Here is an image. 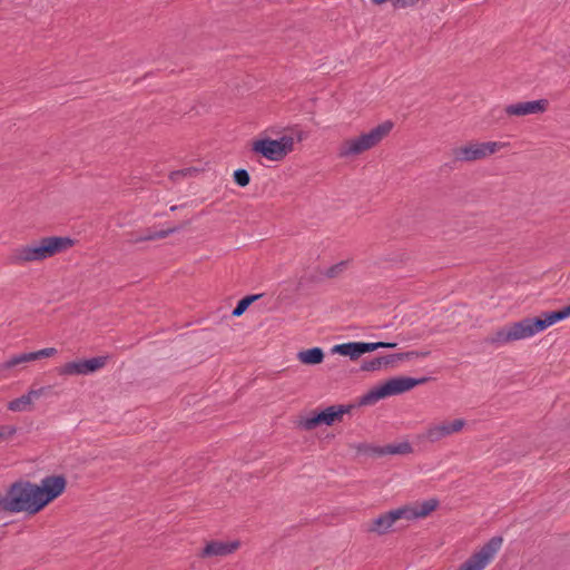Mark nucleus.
Here are the masks:
<instances>
[{
  "label": "nucleus",
  "instance_id": "nucleus-27",
  "mask_svg": "<svg viewBox=\"0 0 570 570\" xmlns=\"http://www.w3.org/2000/svg\"><path fill=\"white\" fill-rule=\"evenodd\" d=\"M354 448L356 449V451L358 453H363L367 456H372V458L383 456V450H382L381 445H373L370 443H358V444L354 445Z\"/></svg>",
  "mask_w": 570,
  "mask_h": 570
},
{
  "label": "nucleus",
  "instance_id": "nucleus-3",
  "mask_svg": "<svg viewBox=\"0 0 570 570\" xmlns=\"http://www.w3.org/2000/svg\"><path fill=\"white\" fill-rule=\"evenodd\" d=\"M431 380H433L431 376L419 379L410 376L391 377L362 395L358 400V405H373L382 399L409 392L415 386L425 384Z\"/></svg>",
  "mask_w": 570,
  "mask_h": 570
},
{
  "label": "nucleus",
  "instance_id": "nucleus-25",
  "mask_svg": "<svg viewBox=\"0 0 570 570\" xmlns=\"http://www.w3.org/2000/svg\"><path fill=\"white\" fill-rule=\"evenodd\" d=\"M32 402L26 394L17 397L8 403V410L12 412H24L31 409Z\"/></svg>",
  "mask_w": 570,
  "mask_h": 570
},
{
  "label": "nucleus",
  "instance_id": "nucleus-6",
  "mask_svg": "<svg viewBox=\"0 0 570 570\" xmlns=\"http://www.w3.org/2000/svg\"><path fill=\"white\" fill-rule=\"evenodd\" d=\"M503 145L497 141L469 142L452 149L453 163H471L497 153Z\"/></svg>",
  "mask_w": 570,
  "mask_h": 570
},
{
  "label": "nucleus",
  "instance_id": "nucleus-4",
  "mask_svg": "<svg viewBox=\"0 0 570 570\" xmlns=\"http://www.w3.org/2000/svg\"><path fill=\"white\" fill-rule=\"evenodd\" d=\"M393 127L394 124L391 120H386L371 129L368 132L344 140L340 147V157L357 156L372 149L389 136Z\"/></svg>",
  "mask_w": 570,
  "mask_h": 570
},
{
  "label": "nucleus",
  "instance_id": "nucleus-29",
  "mask_svg": "<svg viewBox=\"0 0 570 570\" xmlns=\"http://www.w3.org/2000/svg\"><path fill=\"white\" fill-rule=\"evenodd\" d=\"M390 527H392L397 520L405 519L410 520L407 505H404L402 508L391 510L389 512L384 513Z\"/></svg>",
  "mask_w": 570,
  "mask_h": 570
},
{
  "label": "nucleus",
  "instance_id": "nucleus-39",
  "mask_svg": "<svg viewBox=\"0 0 570 570\" xmlns=\"http://www.w3.org/2000/svg\"><path fill=\"white\" fill-rule=\"evenodd\" d=\"M37 358L40 360L42 357H51L57 354V350L55 347H46L39 351H36Z\"/></svg>",
  "mask_w": 570,
  "mask_h": 570
},
{
  "label": "nucleus",
  "instance_id": "nucleus-34",
  "mask_svg": "<svg viewBox=\"0 0 570 570\" xmlns=\"http://www.w3.org/2000/svg\"><path fill=\"white\" fill-rule=\"evenodd\" d=\"M323 277H325L323 275V272H315V273L305 275L301 278L298 286H301L304 282L313 283V284L320 283V282H322Z\"/></svg>",
  "mask_w": 570,
  "mask_h": 570
},
{
  "label": "nucleus",
  "instance_id": "nucleus-2",
  "mask_svg": "<svg viewBox=\"0 0 570 570\" xmlns=\"http://www.w3.org/2000/svg\"><path fill=\"white\" fill-rule=\"evenodd\" d=\"M76 240L69 236L42 237L26 246L18 247L10 257L11 264L19 265L28 262L43 261L63 253L75 245Z\"/></svg>",
  "mask_w": 570,
  "mask_h": 570
},
{
  "label": "nucleus",
  "instance_id": "nucleus-10",
  "mask_svg": "<svg viewBox=\"0 0 570 570\" xmlns=\"http://www.w3.org/2000/svg\"><path fill=\"white\" fill-rule=\"evenodd\" d=\"M464 425L465 421L463 419H456L452 422H442L440 424L429 426L423 434V438L434 443L445 436L461 431Z\"/></svg>",
  "mask_w": 570,
  "mask_h": 570
},
{
  "label": "nucleus",
  "instance_id": "nucleus-42",
  "mask_svg": "<svg viewBox=\"0 0 570 570\" xmlns=\"http://www.w3.org/2000/svg\"><path fill=\"white\" fill-rule=\"evenodd\" d=\"M178 207H179V206L174 205V206H171V207H170V210H171V212H175V210H177V209H178Z\"/></svg>",
  "mask_w": 570,
  "mask_h": 570
},
{
  "label": "nucleus",
  "instance_id": "nucleus-26",
  "mask_svg": "<svg viewBox=\"0 0 570 570\" xmlns=\"http://www.w3.org/2000/svg\"><path fill=\"white\" fill-rule=\"evenodd\" d=\"M385 355L384 356H377V357H374L373 360H370V361H363L362 365H361V370L362 371H366V372H374V371H377L380 370L382 366H391V363L385 361Z\"/></svg>",
  "mask_w": 570,
  "mask_h": 570
},
{
  "label": "nucleus",
  "instance_id": "nucleus-12",
  "mask_svg": "<svg viewBox=\"0 0 570 570\" xmlns=\"http://www.w3.org/2000/svg\"><path fill=\"white\" fill-rule=\"evenodd\" d=\"M548 106L549 101L547 99H539L508 105L504 110L509 116L521 117L544 112L548 109Z\"/></svg>",
  "mask_w": 570,
  "mask_h": 570
},
{
  "label": "nucleus",
  "instance_id": "nucleus-21",
  "mask_svg": "<svg viewBox=\"0 0 570 570\" xmlns=\"http://www.w3.org/2000/svg\"><path fill=\"white\" fill-rule=\"evenodd\" d=\"M384 455H407L413 453V446L409 441H403L395 444L382 445Z\"/></svg>",
  "mask_w": 570,
  "mask_h": 570
},
{
  "label": "nucleus",
  "instance_id": "nucleus-20",
  "mask_svg": "<svg viewBox=\"0 0 570 570\" xmlns=\"http://www.w3.org/2000/svg\"><path fill=\"white\" fill-rule=\"evenodd\" d=\"M189 224H190V222L186 220L183 224H180L179 226L170 227V228H167V229H161V230L155 232V233H148V234L139 236V237H137L135 239H131L130 242L136 244V243L147 242V240L163 239V238H166L167 236H169V235H171V234H174V233L185 228Z\"/></svg>",
  "mask_w": 570,
  "mask_h": 570
},
{
  "label": "nucleus",
  "instance_id": "nucleus-11",
  "mask_svg": "<svg viewBox=\"0 0 570 570\" xmlns=\"http://www.w3.org/2000/svg\"><path fill=\"white\" fill-rule=\"evenodd\" d=\"M510 328L511 337L514 341L531 337L541 331V324H539V317H525L519 322H514L508 325Z\"/></svg>",
  "mask_w": 570,
  "mask_h": 570
},
{
  "label": "nucleus",
  "instance_id": "nucleus-8",
  "mask_svg": "<svg viewBox=\"0 0 570 570\" xmlns=\"http://www.w3.org/2000/svg\"><path fill=\"white\" fill-rule=\"evenodd\" d=\"M107 361L108 356L77 360L58 367L57 373L61 376L88 375L102 368Z\"/></svg>",
  "mask_w": 570,
  "mask_h": 570
},
{
  "label": "nucleus",
  "instance_id": "nucleus-41",
  "mask_svg": "<svg viewBox=\"0 0 570 570\" xmlns=\"http://www.w3.org/2000/svg\"><path fill=\"white\" fill-rule=\"evenodd\" d=\"M22 356L24 363L38 360L36 352L22 353Z\"/></svg>",
  "mask_w": 570,
  "mask_h": 570
},
{
  "label": "nucleus",
  "instance_id": "nucleus-28",
  "mask_svg": "<svg viewBox=\"0 0 570 570\" xmlns=\"http://www.w3.org/2000/svg\"><path fill=\"white\" fill-rule=\"evenodd\" d=\"M203 171L202 168L198 167H187L178 170H174L170 173L169 178L173 181H179L181 178L194 177Z\"/></svg>",
  "mask_w": 570,
  "mask_h": 570
},
{
  "label": "nucleus",
  "instance_id": "nucleus-16",
  "mask_svg": "<svg viewBox=\"0 0 570 570\" xmlns=\"http://www.w3.org/2000/svg\"><path fill=\"white\" fill-rule=\"evenodd\" d=\"M440 501L438 499H429L414 507L407 505L410 520L426 518L438 509Z\"/></svg>",
  "mask_w": 570,
  "mask_h": 570
},
{
  "label": "nucleus",
  "instance_id": "nucleus-36",
  "mask_svg": "<svg viewBox=\"0 0 570 570\" xmlns=\"http://www.w3.org/2000/svg\"><path fill=\"white\" fill-rule=\"evenodd\" d=\"M385 361L390 362L391 366H393L397 361H409V355L406 354V352H401L385 355Z\"/></svg>",
  "mask_w": 570,
  "mask_h": 570
},
{
  "label": "nucleus",
  "instance_id": "nucleus-1",
  "mask_svg": "<svg viewBox=\"0 0 570 570\" xmlns=\"http://www.w3.org/2000/svg\"><path fill=\"white\" fill-rule=\"evenodd\" d=\"M0 502L2 510L9 513L24 512L28 515H36L45 510L39 497L38 484L23 479L11 483L4 495L0 493Z\"/></svg>",
  "mask_w": 570,
  "mask_h": 570
},
{
  "label": "nucleus",
  "instance_id": "nucleus-40",
  "mask_svg": "<svg viewBox=\"0 0 570 570\" xmlns=\"http://www.w3.org/2000/svg\"><path fill=\"white\" fill-rule=\"evenodd\" d=\"M406 354L409 355V361L416 358V357H426L431 354L430 351H407Z\"/></svg>",
  "mask_w": 570,
  "mask_h": 570
},
{
  "label": "nucleus",
  "instance_id": "nucleus-31",
  "mask_svg": "<svg viewBox=\"0 0 570 570\" xmlns=\"http://www.w3.org/2000/svg\"><path fill=\"white\" fill-rule=\"evenodd\" d=\"M347 265L348 261H341L337 264H334L333 266L325 269V272H323V275L327 278H336L346 271Z\"/></svg>",
  "mask_w": 570,
  "mask_h": 570
},
{
  "label": "nucleus",
  "instance_id": "nucleus-7",
  "mask_svg": "<svg viewBox=\"0 0 570 570\" xmlns=\"http://www.w3.org/2000/svg\"><path fill=\"white\" fill-rule=\"evenodd\" d=\"M502 542V537H492L479 551L468 558L458 570H483L500 550Z\"/></svg>",
  "mask_w": 570,
  "mask_h": 570
},
{
  "label": "nucleus",
  "instance_id": "nucleus-13",
  "mask_svg": "<svg viewBox=\"0 0 570 570\" xmlns=\"http://www.w3.org/2000/svg\"><path fill=\"white\" fill-rule=\"evenodd\" d=\"M239 541H209L206 543V546L203 548L202 552L199 553L200 558H212V557H225L228 554H232L235 552L239 547Z\"/></svg>",
  "mask_w": 570,
  "mask_h": 570
},
{
  "label": "nucleus",
  "instance_id": "nucleus-23",
  "mask_svg": "<svg viewBox=\"0 0 570 570\" xmlns=\"http://www.w3.org/2000/svg\"><path fill=\"white\" fill-rule=\"evenodd\" d=\"M264 294H250V295H246L244 296L243 298H240L236 306L234 307L233 312H232V315L233 316H240L243 315L246 309L254 303L256 302L257 299H259L261 297H263Z\"/></svg>",
  "mask_w": 570,
  "mask_h": 570
},
{
  "label": "nucleus",
  "instance_id": "nucleus-18",
  "mask_svg": "<svg viewBox=\"0 0 570 570\" xmlns=\"http://www.w3.org/2000/svg\"><path fill=\"white\" fill-rule=\"evenodd\" d=\"M331 353L350 357L351 361H356L362 356L358 342L336 344L331 348Z\"/></svg>",
  "mask_w": 570,
  "mask_h": 570
},
{
  "label": "nucleus",
  "instance_id": "nucleus-37",
  "mask_svg": "<svg viewBox=\"0 0 570 570\" xmlns=\"http://www.w3.org/2000/svg\"><path fill=\"white\" fill-rule=\"evenodd\" d=\"M419 0H392V7L394 9H404L407 7H413L417 3Z\"/></svg>",
  "mask_w": 570,
  "mask_h": 570
},
{
  "label": "nucleus",
  "instance_id": "nucleus-38",
  "mask_svg": "<svg viewBox=\"0 0 570 570\" xmlns=\"http://www.w3.org/2000/svg\"><path fill=\"white\" fill-rule=\"evenodd\" d=\"M49 389H50V386H42L39 389H30V391L28 393H26V395L29 396L31 402H33V400L39 399Z\"/></svg>",
  "mask_w": 570,
  "mask_h": 570
},
{
  "label": "nucleus",
  "instance_id": "nucleus-32",
  "mask_svg": "<svg viewBox=\"0 0 570 570\" xmlns=\"http://www.w3.org/2000/svg\"><path fill=\"white\" fill-rule=\"evenodd\" d=\"M234 181L239 187H246L250 183L249 173L246 169L238 168L234 171L233 175Z\"/></svg>",
  "mask_w": 570,
  "mask_h": 570
},
{
  "label": "nucleus",
  "instance_id": "nucleus-5",
  "mask_svg": "<svg viewBox=\"0 0 570 570\" xmlns=\"http://www.w3.org/2000/svg\"><path fill=\"white\" fill-rule=\"evenodd\" d=\"M294 146V138L284 135L279 139H272L269 137L258 138L252 142L250 150L268 160L279 161L284 159Z\"/></svg>",
  "mask_w": 570,
  "mask_h": 570
},
{
  "label": "nucleus",
  "instance_id": "nucleus-30",
  "mask_svg": "<svg viewBox=\"0 0 570 570\" xmlns=\"http://www.w3.org/2000/svg\"><path fill=\"white\" fill-rule=\"evenodd\" d=\"M390 524L387 522V519L385 514H380L377 518H375L372 521L371 527L368 528L370 531L376 532L377 534H384L389 531Z\"/></svg>",
  "mask_w": 570,
  "mask_h": 570
},
{
  "label": "nucleus",
  "instance_id": "nucleus-24",
  "mask_svg": "<svg viewBox=\"0 0 570 570\" xmlns=\"http://www.w3.org/2000/svg\"><path fill=\"white\" fill-rule=\"evenodd\" d=\"M360 345V352L361 355L370 352H374L379 348H395L397 346V343L395 342H373V343H366V342H358Z\"/></svg>",
  "mask_w": 570,
  "mask_h": 570
},
{
  "label": "nucleus",
  "instance_id": "nucleus-14",
  "mask_svg": "<svg viewBox=\"0 0 570 570\" xmlns=\"http://www.w3.org/2000/svg\"><path fill=\"white\" fill-rule=\"evenodd\" d=\"M360 406L356 404H337L327 406L324 410L326 425H333L336 422L343 420L344 414H350L355 407Z\"/></svg>",
  "mask_w": 570,
  "mask_h": 570
},
{
  "label": "nucleus",
  "instance_id": "nucleus-22",
  "mask_svg": "<svg viewBox=\"0 0 570 570\" xmlns=\"http://www.w3.org/2000/svg\"><path fill=\"white\" fill-rule=\"evenodd\" d=\"M509 334H510V328L507 325V326L495 331L491 336L487 337L485 342L493 344V345H503V344L513 342V338Z\"/></svg>",
  "mask_w": 570,
  "mask_h": 570
},
{
  "label": "nucleus",
  "instance_id": "nucleus-17",
  "mask_svg": "<svg viewBox=\"0 0 570 570\" xmlns=\"http://www.w3.org/2000/svg\"><path fill=\"white\" fill-rule=\"evenodd\" d=\"M324 356L323 350L317 346L297 353L298 361L304 365H318L323 362Z\"/></svg>",
  "mask_w": 570,
  "mask_h": 570
},
{
  "label": "nucleus",
  "instance_id": "nucleus-15",
  "mask_svg": "<svg viewBox=\"0 0 570 570\" xmlns=\"http://www.w3.org/2000/svg\"><path fill=\"white\" fill-rule=\"evenodd\" d=\"M539 317V324H541V331H544L549 326L570 317V304L556 311L543 312Z\"/></svg>",
  "mask_w": 570,
  "mask_h": 570
},
{
  "label": "nucleus",
  "instance_id": "nucleus-19",
  "mask_svg": "<svg viewBox=\"0 0 570 570\" xmlns=\"http://www.w3.org/2000/svg\"><path fill=\"white\" fill-rule=\"evenodd\" d=\"M322 424L326 425L323 409L313 411L309 416L303 417L297 422V426L305 431H312Z\"/></svg>",
  "mask_w": 570,
  "mask_h": 570
},
{
  "label": "nucleus",
  "instance_id": "nucleus-33",
  "mask_svg": "<svg viewBox=\"0 0 570 570\" xmlns=\"http://www.w3.org/2000/svg\"><path fill=\"white\" fill-rule=\"evenodd\" d=\"M22 363H24L22 354L14 355L10 360L0 364V371L10 370L14 366L22 364Z\"/></svg>",
  "mask_w": 570,
  "mask_h": 570
},
{
  "label": "nucleus",
  "instance_id": "nucleus-35",
  "mask_svg": "<svg viewBox=\"0 0 570 570\" xmlns=\"http://www.w3.org/2000/svg\"><path fill=\"white\" fill-rule=\"evenodd\" d=\"M17 433V428L13 425H1L0 426V441L8 440Z\"/></svg>",
  "mask_w": 570,
  "mask_h": 570
},
{
  "label": "nucleus",
  "instance_id": "nucleus-9",
  "mask_svg": "<svg viewBox=\"0 0 570 570\" xmlns=\"http://www.w3.org/2000/svg\"><path fill=\"white\" fill-rule=\"evenodd\" d=\"M67 479L63 474H52L43 478L38 484V492L43 509L58 499L67 489Z\"/></svg>",
  "mask_w": 570,
  "mask_h": 570
}]
</instances>
